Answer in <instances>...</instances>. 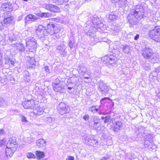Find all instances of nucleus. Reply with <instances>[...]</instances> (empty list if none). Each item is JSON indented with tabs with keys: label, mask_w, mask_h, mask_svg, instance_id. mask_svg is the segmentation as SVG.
<instances>
[{
	"label": "nucleus",
	"mask_w": 160,
	"mask_h": 160,
	"mask_svg": "<svg viewBox=\"0 0 160 160\" xmlns=\"http://www.w3.org/2000/svg\"><path fill=\"white\" fill-rule=\"evenodd\" d=\"M142 54L146 60L151 61L152 63L157 62L158 60L156 57L152 50L148 47H146L142 50Z\"/></svg>",
	"instance_id": "obj_1"
},
{
	"label": "nucleus",
	"mask_w": 160,
	"mask_h": 160,
	"mask_svg": "<svg viewBox=\"0 0 160 160\" xmlns=\"http://www.w3.org/2000/svg\"><path fill=\"white\" fill-rule=\"evenodd\" d=\"M131 12L138 20H141L145 16L144 9L142 6L140 5H137L133 7Z\"/></svg>",
	"instance_id": "obj_2"
},
{
	"label": "nucleus",
	"mask_w": 160,
	"mask_h": 160,
	"mask_svg": "<svg viewBox=\"0 0 160 160\" xmlns=\"http://www.w3.org/2000/svg\"><path fill=\"white\" fill-rule=\"evenodd\" d=\"M26 47L28 48V51L33 52L35 51L37 47L36 41L33 37H28L25 39Z\"/></svg>",
	"instance_id": "obj_3"
},
{
	"label": "nucleus",
	"mask_w": 160,
	"mask_h": 160,
	"mask_svg": "<svg viewBox=\"0 0 160 160\" xmlns=\"http://www.w3.org/2000/svg\"><path fill=\"white\" fill-rule=\"evenodd\" d=\"M149 36L153 40L157 42H160V28L156 27L149 32Z\"/></svg>",
	"instance_id": "obj_4"
},
{
	"label": "nucleus",
	"mask_w": 160,
	"mask_h": 160,
	"mask_svg": "<svg viewBox=\"0 0 160 160\" xmlns=\"http://www.w3.org/2000/svg\"><path fill=\"white\" fill-rule=\"evenodd\" d=\"M53 88L54 91L59 92L61 93L63 92L65 89V86L61 84V81L59 79H57L54 83L52 84Z\"/></svg>",
	"instance_id": "obj_5"
},
{
	"label": "nucleus",
	"mask_w": 160,
	"mask_h": 160,
	"mask_svg": "<svg viewBox=\"0 0 160 160\" xmlns=\"http://www.w3.org/2000/svg\"><path fill=\"white\" fill-rule=\"evenodd\" d=\"M101 59L103 65L113 64L116 62V58L112 55L104 56Z\"/></svg>",
	"instance_id": "obj_6"
},
{
	"label": "nucleus",
	"mask_w": 160,
	"mask_h": 160,
	"mask_svg": "<svg viewBox=\"0 0 160 160\" xmlns=\"http://www.w3.org/2000/svg\"><path fill=\"white\" fill-rule=\"evenodd\" d=\"M47 28L49 36H51L54 33H58L60 31V29L58 25H55L51 23L48 24Z\"/></svg>",
	"instance_id": "obj_7"
},
{
	"label": "nucleus",
	"mask_w": 160,
	"mask_h": 160,
	"mask_svg": "<svg viewBox=\"0 0 160 160\" xmlns=\"http://www.w3.org/2000/svg\"><path fill=\"white\" fill-rule=\"evenodd\" d=\"M96 31V28L95 27H91L90 29L87 32L88 35L90 37V39L91 40V43L92 44H95L98 42V39L96 38L95 32Z\"/></svg>",
	"instance_id": "obj_8"
},
{
	"label": "nucleus",
	"mask_w": 160,
	"mask_h": 160,
	"mask_svg": "<svg viewBox=\"0 0 160 160\" xmlns=\"http://www.w3.org/2000/svg\"><path fill=\"white\" fill-rule=\"evenodd\" d=\"M57 109L58 112L62 115L68 113L70 111L69 107L64 102H61L59 104Z\"/></svg>",
	"instance_id": "obj_9"
},
{
	"label": "nucleus",
	"mask_w": 160,
	"mask_h": 160,
	"mask_svg": "<svg viewBox=\"0 0 160 160\" xmlns=\"http://www.w3.org/2000/svg\"><path fill=\"white\" fill-rule=\"evenodd\" d=\"M37 102L33 99L26 100L22 103L23 107L26 109H34L36 106Z\"/></svg>",
	"instance_id": "obj_10"
},
{
	"label": "nucleus",
	"mask_w": 160,
	"mask_h": 160,
	"mask_svg": "<svg viewBox=\"0 0 160 160\" xmlns=\"http://www.w3.org/2000/svg\"><path fill=\"white\" fill-rule=\"evenodd\" d=\"M99 91L102 94L105 95L110 88V87L102 82H100L99 84Z\"/></svg>",
	"instance_id": "obj_11"
},
{
	"label": "nucleus",
	"mask_w": 160,
	"mask_h": 160,
	"mask_svg": "<svg viewBox=\"0 0 160 160\" xmlns=\"http://www.w3.org/2000/svg\"><path fill=\"white\" fill-rule=\"evenodd\" d=\"M44 7L47 10L52 12H60V9L57 6L49 4H46Z\"/></svg>",
	"instance_id": "obj_12"
},
{
	"label": "nucleus",
	"mask_w": 160,
	"mask_h": 160,
	"mask_svg": "<svg viewBox=\"0 0 160 160\" xmlns=\"http://www.w3.org/2000/svg\"><path fill=\"white\" fill-rule=\"evenodd\" d=\"M66 47L63 44H61L57 47L56 51L60 54L62 56L65 57L67 55V52L66 51Z\"/></svg>",
	"instance_id": "obj_13"
},
{
	"label": "nucleus",
	"mask_w": 160,
	"mask_h": 160,
	"mask_svg": "<svg viewBox=\"0 0 160 160\" xmlns=\"http://www.w3.org/2000/svg\"><path fill=\"white\" fill-rule=\"evenodd\" d=\"M85 143L91 146H97L98 145V142L96 139H94L93 137H87L85 138Z\"/></svg>",
	"instance_id": "obj_14"
},
{
	"label": "nucleus",
	"mask_w": 160,
	"mask_h": 160,
	"mask_svg": "<svg viewBox=\"0 0 160 160\" xmlns=\"http://www.w3.org/2000/svg\"><path fill=\"white\" fill-rule=\"evenodd\" d=\"M1 9L6 12H11L12 10V6L9 2L3 3L2 5Z\"/></svg>",
	"instance_id": "obj_15"
},
{
	"label": "nucleus",
	"mask_w": 160,
	"mask_h": 160,
	"mask_svg": "<svg viewBox=\"0 0 160 160\" xmlns=\"http://www.w3.org/2000/svg\"><path fill=\"white\" fill-rule=\"evenodd\" d=\"M38 18L36 16L32 14L27 15L25 18L26 23H30L34 22L38 19Z\"/></svg>",
	"instance_id": "obj_16"
},
{
	"label": "nucleus",
	"mask_w": 160,
	"mask_h": 160,
	"mask_svg": "<svg viewBox=\"0 0 160 160\" xmlns=\"http://www.w3.org/2000/svg\"><path fill=\"white\" fill-rule=\"evenodd\" d=\"M123 123L121 121L115 122L113 124L112 128L115 132H118L122 127Z\"/></svg>",
	"instance_id": "obj_17"
},
{
	"label": "nucleus",
	"mask_w": 160,
	"mask_h": 160,
	"mask_svg": "<svg viewBox=\"0 0 160 160\" xmlns=\"http://www.w3.org/2000/svg\"><path fill=\"white\" fill-rule=\"evenodd\" d=\"M127 19L128 22L131 25L135 24L138 21L137 19L131 13V12L130 14L127 17Z\"/></svg>",
	"instance_id": "obj_18"
},
{
	"label": "nucleus",
	"mask_w": 160,
	"mask_h": 160,
	"mask_svg": "<svg viewBox=\"0 0 160 160\" xmlns=\"http://www.w3.org/2000/svg\"><path fill=\"white\" fill-rule=\"evenodd\" d=\"M118 19V14L117 12H111L109 16L108 19L110 22H113Z\"/></svg>",
	"instance_id": "obj_19"
},
{
	"label": "nucleus",
	"mask_w": 160,
	"mask_h": 160,
	"mask_svg": "<svg viewBox=\"0 0 160 160\" xmlns=\"http://www.w3.org/2000/svg\"><path fill=\"white\" fill-rule=\"evenodd\" d=\"M100 103L101 104H104L107 103H109L110 104L109 108H112L114 105L113 102L109 98H102L100 100Z\"/></svg>",
	"instance_id": "obj_20"
},
{
	"label": "nucleus",
	"mask_w": 160,
	"mask_h": 160,
	"mask_svg": "<svg viewBox=\"0 0 160 160\" xmlns=\"http://www.w3.org/2000/svg\"><path fill=\"white\" fill-rule=\"evenodd\" d=\"M38 37L40 38H45V39L48 38L49 36L48 32V30H44L42 32L36 33Z\"/></svg>",
	"instance_id": "obj_21"
},
{
	"label": "nucleus",
	"mask_w": 160,
	"mask_h": 160,
	"mask_svg": "<svg viewBox=\"0 0 160 160\" xmlns=\"http://www.w3.org/2000/svg\"><path fill=\"white\" fill-rule=\"evenodd\" d=\"M121 29V27L118 25H116L113 28H112L111 32V34L113 35H117Z\"/></svg>",
	"instance_id": "obj_22"
},
{
	"label": "nucleus",
	"mask_w": 160,
	"mask_h": 160,
	"mask_svg": "<svg viewBox=\"0 0 160 160\" xmlns=\"http://www.w3.org/2000/svg\"><path fill=\"white\" fill-rule=\"evenodd\" d=\"M36 60L34 58H30V60L28 62V64L29 65V68H33L35 67L36 66Z\"/></svg>",
	"instance_id": "obj_23"
},
{
	"label": "nucleus",
	"mask_w": 160,
	"mask_h": 160,
	"mask_svg": "<svg viewBox=\"0 0 160 160\" xmlns=\"http://www.w3.org/2000/svg\"><path fill=\"white\" fill-rule=\"evenodd\" d=\"M12 149L10 148H6V155L7 157H11L13 154L14 152L12 150Z\"/></svg>",
	"instance_id": "obj_24"
},
{
	"label": "nucleus",
	"mask_w": 160,
	"mask_h": 160,
	"mask_svg": "<svg viewBox=\"0 0 160 160\" xmlns=\"http://www.w3.org/2000/svg\"><path fill=\"white\" fill-rule=\"evenodd\" d=\"M120 7H125L128 6L127 0H119L117 2Z\"/></svg>",
	"instance_id": "obj_25"
},
{
	"label": "nucleus",
	"mask_w": 160,
	"mask_h": 160,
	"mask_svg": "<svg viewBox=\"0 0 160 160\" xmlns=\"http://www.w3.org/2000/svg\"><path fill=\"white\" fill-rule=\"evenodd\" d=\"M44 121L45 122L49 124H53L56 121V119L54 118L48 117L44 118Z\"/></svg>",
	"instance_id": "obj_26"
},
{
	"label": "nucleus",
	"mask_w": 160,
	"mask_h": 160,
	"mask_svg": "<svg viewBox=\"0 0 160 160\" xmlns=\"http://www.w3.org/2000/svg\"><path fill=\"white\" fill-rule=\"evenodd\" d=\"M36 144L38 147H41L46 145V142L44 139H40L37 141Z\"/></svg>",
	"instance_id": "obj_27"
},
{
	"label": "nucleus",
	"mask_w": 160,
	"mask_h": 160,
	"mask_svg": "<svg viewBox=\"0 0 160 160\" xmlns=\"http://www.w3.org/2000/svg\"><path fill=\"white\" fill-rule=\"evenodd\" d=\"M80 71L83 73H86L88 75H90V72L87 70V68L84 66H81L80 67Z\"/></svg>",
	"instance_id": "obj_28"
},
{
	"label": "nucleus",
	"mask_w": 160,
	"mask_h": 160,
	"mask_svg": "<svg viewBox=\"0 0 160 160\" xmlns=\"http://www.w3.org/2000/svg\"><path fill=\"white\" fill-rule=\"evenodd\" d=\"M35 154L37 158L38 159L43 158L45 156V155L43 152L40 151H36Z\"/></svg>",
	"instance_id": "obj_29"
},
{
	"label": "nucleus",
	"mask_w": 160,
	"mask_h": 160,
	"mask_svg": "<svg viewBox=\"0 0 160 160\" xmlns=\"http://www.w3.org/2000/svg\"><path fill=\"white\" fill-rule=\"evenodd\" d=\"M122 48L123 52L125 53L128 54L131 52L130 47L127 45H122Z\"/></svg>",
	"instance_id": "obj_30"
},
{
	"label": "nucleus",
	"mask_w": 160,
	"mask_h": 160,
	"mask_svg": "<svg viewBox=\"0 0 160 160\" xmlns=\"http://www.w3.org/2000/svg\"><path fill=\"white\" fill-rule=\"evenodd\" d=\"M97 106L93 105L89 107L88 110L89 111L93 113H96L98 110V109L97 108Z\"/></svg>",
	"instance_id": "obj_31"
},
{
	"label": "nucleus",
	"mask_w": 160,
	"mask_h": 160,
	"mask_svg": "<svg viewBox=\"0 0 160 160\" xmlns=\"http://www.w3.org/2000/svg\"><path fill=\"white\" fill-rule=\"evenodd\" d=\"M69 0H52L53 2L58 5H61L64 2H68Z\"/></svg>",
	"instance_id": "obj_32"
},
{
	"label": "nucleus",
	"mask_w": 160,
	"mask_h": 160,
	"mask_svg": "<svg viewBox=\"0 0 160 160\" xmlns=\"http://www.w3.org/2000/svg\"><path fill=\"white\" fill-rule=\"evenodd\" d=\"M101 118L102 120L105 123L111 122L112 120L111 118V117L109 115H107L105 117H101Z\"/></svg>",
	"instance_id": "obj_33"
},
{
	"label": "nucleus",
	"mask_w": 160,
	"mask_h": 160,
	"mask_svg": "<svg viewBox=\"0 0 160 160\" xmlns=\"http://www.w3.org/2000/svg\"><path fill=\"white\" fill-rule=\"evenodd\" d=\"M17 49L20 52L24 51L25 48L24 45L22 43H18L16 45Z\"/></svg>",
	"instance_id": "obj_34"
},
{
	"label": "nucleus",
	"mask_w": 160,
	"mask_h": 160,
	"mask_svg": "<svg viewBox=\"0 0 160 160\" xmlns=\"http://www.w3.org/2000/svg\"><path fill=\"white\" fill-rule=\"evenodd\" d=\"M9 40L11 42H12L13 41H16L17 39V37L15 35V34L13 33H10L9 34Z\"/></svg>",
	"instance_id": "obj_35"
},
{
	"label": "nucleus",
	"mask_w": 160,
	"mask_h": 160,
	"mask_svg": "<svg viewBox=\"0 0 160 160\" xmlns=\"http://www.w3.org/2000/svg\"><path fill=\"white\" fill-rule=\"evenodd\" d=\"M12 139H10L9 140L7 143V148L9 147L12 148V147L16 144V142L14 141H13V143H12Z\"/></svg>",
	"instance_id": "obj_36"
},
{
	"label": "nucleus",
	"mask_w": 160,
	"mask_h": 160,
	"mask_svg": "<svg viewBox=\"0 0 160 160\" xmlns=\"http://www.w3.org/2000/svg\"><path fill=\"white\" fill-rule=\"evenodd\" d=\"M24 78L27 82H29L30 81V76L29 73L27 71L25 72Z\"/></svg>",
	"instance_id": "obj_37"
},
{
	"label": "nucleus",
	"mask_w": 160,
	"mask_h": 160,
	"mask_svg": "<svg viewBox=\"0 0 160 160\" xmlns=\"http://www.w3.org/2000/svg\"><path fill=\"white\" fill-rule=\"evenodd\" d=\"M51 14L48 12H42L41 13H38V16L41 17H44L46 18L49 17Z\"/></svg>",
	"instance_id": "obj_38"
},
{
	"label": "nucleus",
	"mask_w": 160,
	"mask_h": 160,
	"mask_svg": "<svg viewBox=\"0 0 160 160\" xmlns=\"http://www.w3.org/2000/svg\"><path fill=\"white\" fill-rule=\"evenodd\" d=\"M35 110L37 111V114L38 115L41 114L43 112L44 110L40 106L37 107Z\"/></svg>",
	"instance_id": "obj_39"
},
{
	"label": "nucleus",
	"mask_w": 160,
	"mask_h": 160,
	"mask_svg": "<svg viewBox=\"0 0 160 160\" xmlns=\"http://www.w3.org/2000/svg\"><path fill=\"white\" fill-rule=\"evenodd\" d=\"M45 30V28L44 26L42 25H40L38 26V28L36 30V33H38L39 32H41Z\"/></svg>",
	"instance_id": "obj_40"
},
{
	"label": "nucleus",
	"mask_w": 160,
	"mask_h": 160,
	"mask_svg": "<svg viewBox=\"0 0 160 160\" xmlns=\"http://www.w3.org/2000/svg\"><path fill=\"white\" fill-rule=\"evenodd\" d=\"M12 20V18L11 17H8L6 18L3 20L4 23H3V26H5L4 24H9Z\"/></svg>",
	"instance_id": "obj_41"
},
{
	"label": "nucleus",
	"mask_w": 160,
	"mask_h": 160,
	"mask_svg": "<svg viewBox=\"0 0 160 160\" xmlns=\"http://www.w3.org/2000/svg\"><path fill=\"white\" fill-rule=\"evenodd\" d=\"M25 140L26 142H27L29 143H31L35 141V139L33 138L29 137L27 138V139H25Z\"/></svg>",
	"instance_id": "obj_42"
},
{
	"label": "nucleus",
	"mask_w": 160,
	"mask_h": 160,
	"mask_svg": "<svg viewBox=\"0 0 160 160\" xmlns=\"http://www.w3.org/2000/svg\"><path fill=\"white\" fill-rule=\"evenodd\" d=\"M27 157L28 158H35L36 156L32 152H28L27 154Z\"/></svg>",
	"instance_id": "obj_43"
},
{
	"label": "nucleus",
	"mask_w": 160,
	"mask_h": 160,
	"mask_svg": "<svg viewBox=\"0 0 160 160\" xmlns=\"http://www.w3.org/2000/svg\"><path fill=\"white\" fill-rule=\"evenodd\" d=\"M156 148V146L153 143L151 142L150 145H149L148 147L147 148L151 151L152 150L155 149Z\"/></svg>",
	"instance_id": "obj_44"
},
{
	"label": "nucleus",
	"mask_w": 160,
	"mask_h": 160,
	"mask_svg": "<svg viewBox=\"0 0 160 160\" xmlns=\"http://www.w3.org/2000/svg\"><path fill=\"white\" fill-rule=\"evenodd\" d=\"M92 126H93V128L95 129H97L99 126L98 121H96L92 122Z\"/></svg>",
	"instance_id": "obj_45"
},
{
	"label": "nucleus",
	"mask_w": 160,
	"mask_h": 160,
	"mask_svg": "<svg viewBox=\"0 0 160 160\" xmlns=\"http://www.w3.org/2000/svg\"><path fill=\"white\" fill-rule=\"evenodd\" d=\"M75 84L72 82L70 80H68L67 81L66 85L67 86H70L73 87L74 86Z\"/></svg>",
	"instance_id": "obj_46"
},
{
	"label": "nucleus",
	"mask_w": 160,
	"mask_h": 160,
	"mask_svg": "<svg viewBox=\"0 0 160 160\" xmlns=\"http://www.w3.org/2000/svg\"><path fill=\"white\" fill-rule=\"evenodd\" d=\"M151 142L149 141L148 140H145L144 143V145L145 147L148 148V147L149 145H150Z\"/></svg>",
	"instance_id": "obj_47"
},
{
	"label": "nucleus",
	"mask_w": 160,
	"mask_h": 160,
	"mask_svg": "<svg viewBox=\"0 0 160 160\" xmlns=\"http://www.w3.org/2000/svg\"><path fill=\"white\" fill-rule=\"evenodd\" d=\"M10 60V58L8 57H5V63L7 64H9Z\"/></svg>",
	"instance_id": "obj_48"
},
{
	"label": "nucleus",
	"mask_w": 160,
	"mask_h": 160,
	"mask_svg": "<svg viewBox=\"0 0 160 160\" xmlns=\"http://www.w3.org/2000/svg\"><path fill=\"white\" fill-rule=\"evenodd\" d=\"M53 35L52 37L54 38V39H55L54 37L57 39H59L60 38L59 35L58 33H54L53 35Z\"/></svg>",
	"instance_id": "obj_49"
},
{
	"label": "nucleus",
	"mask_w": 160,
	"mask_h": 160,
	"mask_svg": "<svg viewBox=\"0 0 160 160\" xmlns=\"http://www.w3.org/2000/svg\"><path fill=\"white\" fill-rule=\"evenodd\" d=\"M5 102V101L2 98H0V107L3 106Z\"/></svg>",
	"instance_id": "obj_50"
},
{
	"label": "nucleus",
	"mask_w": 160,
	"mask_h": 160,
	"mask_svg": "<svg viewBox=\"0 0 160 160\" xmlns=\"http://www.w3.org/2000/svg\"><path fill=\"white\" fill-rule=\"evenodd\" d=\"M92 122H95L98 121V118L97 117L95 116H92Z\"/></svg>",
	"instance_id": "obj_51"
},
{
	"label": "nucleus",
	"mask_w": 160,
	"mask_h": 160,
	"mask_svg": "<svg viewBox=\"0 0 160 160\" xmlns=\"http://www.w3.org/2000/svg\"><path fill=\"white\" fill-rule=\"evenodd\" d=\"M21 121L22 122H27V120H26L25 117L23 115L21 116Z\"/></svg>",
	"instance_id": "obj_52"
},
{
	"label": "nucleus",
	"mask_w": 160,
	"mask_h": 160,
	"mask_svg": "<svg viewBox=\"0 0 160 160\" xmlns=\"http://www.w3.org/2000/svg\"><path fill=\"white\" fill-rule=\"evenodd\" d=\"M96 21V20L93 19L92 20L91 22H92L94 25H98V23Z\"/></svg>",
	"instance_id": "obj_53"
},
{
	"label": "nucleus",
	"mask_w": 160,
	"mask_h": 160,
	"mask_svg": "<svg viewBox=\"0 0 160 160\" xmlns=\"http://www.w3.org/2000/svg\"><path fill=\"white\" fill-rule=\"evenodd\" d=\"M68 46L71 49L72 48L73 45L72 42L71 41H69L68 42Z\"/></svg>",
	"instance_id": "obj_54"
},
{
	"label": "nucleus",
	"mask_w": 160,
	"mask_h": 160,
	"mask_svg": "<svg viewBox=\"0 0 160 160\" xmlns=\"http://www.w3.org/2000/svg\"><path fill=\"white\" fill-rule=\"evenodd\" d=\"M89 116L87 114L85 115L83 117V119L85 121H87L89 119Z\"/></svg>",
	"instance_id": "obj_55"
},
{
	"label": "nucleus",
	"mask_w": 160,
	"mask_h": 160,
	"mask_svg": "<svg viewBox=\"0 0 160 160\" xmlns=\"http://www.w3.org/2000/svg\"><path fill=\"white\" fill-rule=\"evenodd\" d=\"M66 160H74V158L73 157L71 156H68Z\"/></svg>",
	"instance_id": "obj_56"
},
{
	"label": "nucleus",
	"mask_w": 160,
	"mask_h": 160,
	"mask_svg": "<svg viewBox=\"0 0 160 160\" xmlns=\"http://www.w3.org/2000/svg\"><path fill=\"white\" fill-rule=\"evenodd\" d=\"M44 69L46 72L49 73V67L48 66H46L44 67Z\"/></svg>",
	"instance_id": "obj_57"
},
{
	"label": "nucleus",
	"mask_w": 160,
	"mask_h": 160,
	"mask_svg": "<svg viewBox=\"0 0 160 160\" xmlns=\"http://www.w3.org/2000/svg\"><path fill=\"white\" fill-rule=\"evenodd\" d=\"M4 29L3 25L2 24V22L0 21V31Z\"/></svg>",
	"instance_id": "obj_58"
},
{
	"label": "nucleus",
	"mask_w": 160,
	"mask_h": 160,
	"mask_svg": "<svg viewBox=\"0 0 160 160\" xmlns=\"http://www.w3.org/2000/svg\"><path fill=\"white\" fill-rule=\"evenodd\" d=\"M98 113L100 115H101V114L105 115L107 114V113H106L105 112H103L102 111H101V110H100L98 111Z\"/></svg>",
	"instance_id": "obj_59"
},
{
	"label": "nucleus",
	"mask_w": 160,
	"mask_h": 160,
	"mask_svg": "<svg viewBox=\"0 0 160 160\" xmlns=\"http://www.w3.org/2000/svg\"><path fill=\"white\" fill-rule=\"evenodd\" d=\"M156 96L158 97H160V89H158V92L156 93Z\"/></svg>",
	"instance_id": "obj_60"
},
{
	"label": "nucleus",
	"mask_w": 160,
	"mask_h": 160,
	"mask_svg": "<svg viewBox=\"0 0 160 160\" xmlns=\"http://www.w3.org/2000/svg\"><path fill=\"white\" fill-rule=\"evenodd\" d=\"M139 35L137 34L134 37V39L135 40H137L139 38Z\"/></svg>",
	"instance_id": "obj_61"
},
{
	"label": "nucleus",
	"mask_w": 160,
	"mask_h": 160,
	"mask_svg": "<svg viewBox=\"0 0 160 160\" xmlns=\"http://www.w3.org/2000/svg\"><path fill=\"white\" fill-rule=\"evenodd\" d=\"M2 59V56L1 54L0 53V67L2 66V62L1 61V60Z\"/></svg>",
	"instance_id": "obj_62"
},
{
	"label": "nucleus",
	"mask_w": 160,
	"mask_h": 160,
	"mask_svg": "<svg viewBox=\"0 0 160 160\" xmlns=\"http://www.w3.org/2000/svg\"><path fill=\"white\" fill-rule=\"evenodd\" d=\"M4 141L3 140H0V146L4 144Z\"/></svg>",
	"instance_id": "obj_63"
},
{
	"label": "nucleus",
	"mask_w": 160,
	"mask_h": 160,
	"mask_svg": "<svg viewBox=\"0 0 160 160\" xmlns=\"http://www.w3.org/2000/svg\"><path fill=\"white\" fill-rule=\"evenodd\" d=\"M4 133V131L2 129H1L0 130V133L1 134H3Z\"/></svg>",
	"instance_id": "obj_64"
}]
</instances>
